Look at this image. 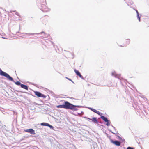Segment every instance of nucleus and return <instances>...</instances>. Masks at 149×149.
Listing matches in <instances>:
<instances>
[{"label":"nucleus","instance_id":"1","mask_svg":"<svg viewBox=\"0 0 149 149\" xmlns=\"http://www.w3.org/2000/svg\"><path fill=\"white\" fill-rule=\"evenodd\" d=\"M57 108H63L66 109H70L71 110L76 111L77 109L76 108V106L74 105L69 103L67 101L65 102L64 104L56 106Z\"/></svg>","mask_w":149,"mask_h":149},{"label":"nucleus","instance_id":"2","mask_svg":"<svg viewBox=\"0 0 149 149\" xmlns=\"http://www.w3.org/2000/svg\"><path fill=\"white\" fill-rule=\"evenodd\" d=\"M0 75L6 77L8 80L11 81H14L13 79L8 74L2 71L1 69H0Z\"/></svg>","mask_w":149,"mask_h":149},{"label":"nucleus","instance_id":"3","mask_svg":"<svg viewBox=\"0 0 149 149\" xmlns=\"http://www.w3.org/2000/svg\"><path fill=\"white\" fill-rule=\"evenodd\" d=\"M35 95L39 97H42L44 98L46 97V96L44 94H41L40 93L38 92L35 91L34 92Z\"/></svg>","mask_w":149,"mask_h":149},{"label":"nucleus","instance_id":"4","mask_svg":"<svg viewBox=\"0 0 149 149\" xmlns=\"http://www.w3.org/2000/svg\"><path fill=\"white\" fill-rule=\"evenodd\" d=\"M24 131L26 132L30 133L32 134H35L34 130L32 129L24 130Z\"/></svg>","mask_w":149,"mask_h":149},{"label":"nucleus","instance_id":"5","mask_svg":"<svg viewBox=\"0 0 149 149\" xmlns=\"http://www.w3.org/2000/svg\"><path fill=\"white\" fill-rule=\"evenodd\" d=\"M111 141L112 143L117 146H119L121 144L120 142L118 141H113L112 140H111Z\"/></svg>","mask_w":149,"mask_h":149},{"label":"nucleus","instance_id":"6","mask_svg":"<svg viewBox=\"0 0 149 149\" xmlns=\"http://www.w3.org/2000/svg\"><path fill=\"white\" fill-rule=\"evenodd\" d=\"M74 71L77 76H79L80 78H83V76L81 75L80 73L76 69H74Z\"/></svg>","mask_w":149,"mask_h":149},{"label":"nucleus","instance_id":"7","mask_svg":"<svg viewBox=\"0 0 149 149\" xmlns=\"http://www.w3.org/2000/svg\"><path fill=\"white\" fill-rule=\"evenodd\" d=\"M88 119L92 120L95 123H98V121L97 119V118L95 117H94L92 118V119H90L89 118H88Z\"/></svg>","mask_w":149,"mask_h":149},{"label":"nucleus","instance_id":"8","mask_svg":"<svg viewBox=\"0 0 149 149\" xmlns=\"http://www.w3.org/2000/svg\"><path fill=\"white\" fill-rule=\"evenodd\" d=\"M130 43V40L129 39H126L124 42V46H126L128 45Z\"/></svg>","mask_w":149,"mask_h":149},{"label":"nucleus","instance_id":"9","mask_svg":"<svg viewBox=\"0 0 149 149\" xmlns=\"http://www.w3.org/2000/svg\"><path fill=\"white\" fill-rule=\"evenodd\" d=\"M21 87L23 88H24L26 90H28V87L26 85H25L24 84H21Z\"/></svg>","mask_w":149,"mask_h":149},{"label":"nucleus","instance_id":"10","mask_svg":"<svg viewBox=\"0 0 149 149\" xmlns=\"http://www.w3.org/2000/svg\"><path fill=\"white\" fill-rule=\"evenodd\" d=\"M101 118L102 119H103L105 122L108 121V120L104 116H101Z\"/></svg>","mask_w":149,"mask_h":149},{"label":"nucleus","instance_id":"11","mask_svg":"<svg viewBox=\"0 0 149 149\" xmlns=\"http://www.w3.org/2000/svg\"><path fill=\"white\" fill-rule=\"evenodd\" d=\"M91 110L93 111L94 112L98 114L99 115H100V112L99 111H97L96 109H91Z\"/></svg>","mask_w":149,"mask_h":149},{"label":"nucleus","instance_id":"12","mask_svg":"<svg viewBox=\"0 0 149 149\" xmlns=\"http://www.w3.org/2000/svg\"><path fill=\"white\" fill-rule=\"evenodd\" d=\"M41 125L42 126H47L49 125V124L46 123H42L41 124Z\"/></svg>","mask_w":149,"mask_h":149},{"label":"nucleus","instance_id":"13","mask_svg":"<svg viewBox=\"0 0 149 149\" xmlns=\"http://www.w3.org/2000/svg\"><path fill=\"white\" fill-rule=\"evenodd\" d=\"M16 84L17 85H21V83L19 81H17L15 82Z\"/></svg>","mask_w":149,"mask_h":149},{"label":"nucleus","instance_id":"14","mask_svg":"<svg viewBox=\"0 0 149 149\" xmlns=\"http://www.w3.org/2000/svg\"><path fill=\"white\" fill-rule=\"evenodd\" d=\"M107 122L106 125L107 126H109L110 125V122H109L108 120V122Z\"/></svg>","mask_w":149,"mask_h":149},{"label":"nucleus","instance_id":"15","mask_svg":"<svg viewBox=\"0 0 149 149\" xmlns=\"http://www.w3.org/2000/svg\"><path fill=\"white\" fill-rule=\"evenodd\" d=\"M137 17H138V18L139 19V21H140V17H139V13H138V11H137Z\"/></svg>","mask_w":149,"mask_h":149},{"label":"nucleus","instance_id":"16","mask_svg":"<svg viewBox=\"0 0 149 149\" xmlns=\"http://www.w3.org/2000/svg\"><path fill=\"white\" fill-rule=\"evenodd\" d=\"M127 149H134L132 147H128L127 148Z\"/></svg>","mask_w":149,"mask_h":149},{"label":"nucleus","instance_id":"17","mask_svg":"<svg viewBox=\"0 0 149 149\" xmlns=\"http://www.w3.org/2000/svg\"><path fill=\"white\" fill-rule=\"evenodd\" d=\"M47 126L51 128H52L53 127L52 125H50L49 124V125Z\"/></svg>","mask_w":149,"mask_h":149},{"label":"nucleus","instance_id":"18","mask_svg":"<svg viewBox=\"0 0 149 149\" xmlns=\"http://www.w3.org/2000/svg\"><path fill=\"white\" fill-rule=\"evenodd\" d=\"M1 38H3V39H7V38H6L3 37H1Z\"/></svg>","mask_w":149,"mask_h":149},{"label":"nucleus","instance_id":"19","mask_svg":"<svg viewBox=\"0 0 149 149\" xmlns=\"http://www.w3.org/2000/svg\"><path fill=\"white\" fill-rule=\"evenodd\" d=\"M66 78L67 79H68V80H70V81H72L70 79H69V78H67V77H66Z\"/></svg>","mask_w":149,"mask_h":149},{"label":"nucleus","instance_id":"20","mask_svg":"<svg viewBox=\"0 0 149 149\" xmlns=\"http://www.w3.org/2000/svg\"><path fill=\"white\" fill-rule=\"evenodd\" d=\"M44 8H42V10H44Z\"/></svg>","mask_w":149,"mask_h":149}]
</instances>
